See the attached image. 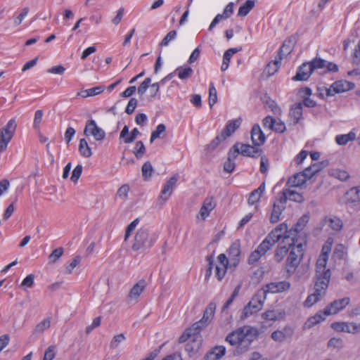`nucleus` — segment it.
<instances>
[{
	"mask_svg": "<svg viewBox=\"0 0 360 360\" xmlns=\"http://www.w3.org/2000/svg\"><path fill=\"white\" fill-rule=\"evenodd\" d=\"M329 252V247H323L322 252L316 263V274L314 278V291L309 295L304 301L305 307H311L326 295L331 277L330 270L326 269Z\"/></svg>",
	"mask_w": 360,
	"mask_h": 360,
	"instance_id": "1",
	"label": "nucleus"
},
{
	"mask_svg": "<svg viewBox=\"0 0 360 360\" xmlns=\"http://www.w3.org/2000/svg\"><path fill=\"white\" fill-rule=\"evenodd\" d=\"M257 336L258 331L256 328L244 326L229 333L225 340L231 346L236 347L233 350V355L238 356L250 349L252 342Z\"/></svg>",
	"mask_w": 360,
	"mask_h": 360,
	"instance_id": "2",
	"label": "nucleus"
},
{
	"mask_svg": "<svg viewBox=\"0 0 360 360\" xmlns=\"http://www.w3.org/2000/svg\"><path fill=\"white\" fill-rule=\"evenodd\" d=\"M285 240H283V242ZM288 240L286 243L291 248V250L285 262V269L289 275H292L295 273L303 258L304 246L306 245V241L302 239L301 242H299L298 239L295 237Z\"/></svg>",
	"mask_w": 360,
	"mask_h": 360,
	"instance_id": "3",
	"label": "nucleus"
},
{
	"mask_svg": "<svg viewBox=\"0 0 360 360\" xmlns=\"http://www.w3.org/2000/svg\"><path fill=\"white\" fill-rule=\"evenodd\" d=\"M157 240V236L151 233L149 229L141 227L139 229L134 236L131 249L134 251L144 252L150 249Z\"/></svg>",
	"mask_w": 360,
	"mask_h": 360,
	"instance_id": "4",
	"label": "nucleus"
},
{
	"mask_svg": "<svg viewBox=\"0 0 360 360\" xmlns=\"http://www.w3.org/2000/svg\"><path fill=\"white\" fill-rule=\"evenodd\" d=\"M17 129V123L15 118L8 120L5 126L0 129V153L6 150L7 147Z\"/></svg>",
	"mask_w": 360,
	"mask_h": 360,
	"instance_id": "5",
	"label": "nucleus"
},
{
	"mask_svg": "<svg viewBox=\"0 0 360 360\" xmlns=\"http://www.w3.org/2000/svg\"><path fill=\"white\" fill-rule=\"evenodd\" d=\"M264 292L259 290L252 297L251 300L243 309L241 316L242 319H245L262 309L266 300Z\"/></svg>",
	"mask_w": 360,
	"mask_h": 360,
	"instance_id": "6",
	"label": "nucleus"
},
{
	"mask_svg": "<svg viewBox=\"0 0 360 360\" xmlns=\"http://www.w3.org/2000/svg\"><path fill=\"white\" fill-rule=\"evenodd\" d=\"M354 87V83L346 80H340L334 82L330 88L326 89V94L327 96H332L335 94H340L351 90Z\"/></svg>",
	"mask_w": 360,
	"mask_h": 360,
	"instance_id": "7",
	"label": "nucleus"
},
{
	"mask_svg": "<svg viewBox=\"0 0 360 360\" xmlns=\"http://www.w3.org/2000/svg\"><path fill=\"white\" fill-rule=\"evenodd\" d=\"M84 134L86 136L91 135L98 141L103 140L105 136L104 130L98 127L96 122L93 120L86 122Z\"/></svg>",
	"mask_w": 360,
	"mask_h": 360,
	"instance_id": "8",
	"label": "nucleus"
},
{
	"mask_svg": "<svg viewBox=\"0 0 360 360\" xmlns=\"http://www.w3.org/2000/svg\"><path fill=\"white\" fill-rule=\"evenodd\" d=\"M290 283L288 281H283L279 282H274L266 284L259 290L264 292L266 297L267 293H280L288 290L290 288Z\"/></svg>",
	"mask_w": 360,
	"mask_h": 360,
	"instance_id": "9",
	"label": "nucleus"
},
{
	"mask_svg": "<svg viewBox=\"0 0 360 360\" xmlns=\"http://www.w3.org/2000/svg\"><path fill=\"white\" fill-rule=\"evenodd\" d=\"M350 300L349 297H344L340 300H335L328 304L324 309L323 314L325 316L331 314H336L340 311L343 309L349 304Z\"/></svg>",
	"mask_w": 360,
	"mask_h": 360,
	"instance_id": "10",
	"label": "nucleus"
},
{
	"mask_svg": "<svg viewBox=\"0 0 360 360\" xmlns=\"http://www.w3.org/2000/svg\"><path fill=\"white\" fill-rule=\"evenodd\" d=\"M331 327L338 332H345L349 333H357L360 332V325L354 323L335 322Z\"/></svg>",
	"mask_w": 360,
	"mask_h": 360,
	"instance_id": "11",
	"label": "nucleus"
},
{
	"mask_svg": "<svg viewBox=\"0 0 360 360\" xmlns=\"http://www.w3.org/2000/svg\"><path fill=\"white\" fill-rule=\"evenodd\" d=\"M217 260L219 264L215 267L216 276L219 281H221L226 273L227 266L230 260H229L226 255L223 253L218 256Z\"/></svg>",
	"mask_w": 360,
	"mask_h": 360,
	"instance_id": "12",
	"label": "nucleus"
},
{
	"mask_svg": "<svg viewBox=\"0 0 360 360\" xmlns=\"http://www.w3.org/2000/svg\"><path fill=\"white\" fill-rule=\"evenodd\" d=\"M294 330L290 326H286L281 330H275L271 333V338L276 341L282 342L287 339L291 338Z\"/></svg>",
	"mask_w": 360,
	"mask_h": 360,
	"instance_id": "13",
	"label": "nucleus"
},
{
	"mask_svg": "<svg viewBox=\"0 0 360 360\" xmlns=\"http://www.w3.org/2000/svg\"><path fill=\"white\" fill-rule=\"evenodd\" d=\"M280 198L282 203H286L288 200L297 202H302L304 200L303 196L290 187L283 190Z\"/></svg>",
	"mask_w": 360,
	"mask_h": 360,
	"instance_id": "14",
	"label": "nucleus"
},
{
	"mask_svg": "<svg viewBox=\"0 0 360 360\" xmlns=\"http://www.w3.org/2000/svg\"><path fill=\"white\" fill-rule=\"evenodd\" d=\"M251 139L255 146H261L266 140V136L259 124H255L251 129Z\"/></svg>",
	"mask_w": 360,
	"mask_h": 360,
	"instance_id": "15",
	"label": "nucleus"
},
{
	"mask_svg": "<svg viewBox=\"0 0 360 360\" xmlns=\"http://www.w3.org/2000/svg\"><path fill=\"white\" fill-rule=\"evenodd\" d=\"M308 222V217H302L293 229H291L287 235L284 236V240H291L292 237L297 238L296 235L300 233Z\"/></svg>",
	"mask_w": 360,
	"mask_h": 360,
	"instance_id": "16",
	"label": "nucleus"
},
{
	"mask_svg": "<svg viewBox=\"0 0 360 360\" xmlns=\"http://www.w3.org/2000/svg\"><path fill=\"white\" fill-rule=\"evenodd\" d=\"M240 245L238 241L234 242L228 250L229 260L233 266H236L239 263V256L240 255Z\"/></svg>",
	"mask_w": 360,
	"mask_h": 360,
	"instance_id": "17",
	"label": "nucleus"
},
{
	"mask_svg": "<svg viewBox=\"0 0 360 360\" xmlns=\"http://www.w3.org/2000/svg\"><path fill=\"white\" fill-rule=\"evenodd\" d=\"M147 284L144 279L139 281L130 290L128 297L131 300H136L143 292Z\"/></svg>",
	"mask_w": 360,
	"mask_h": 360,
	"instance_id": "18",
	"label": "nucleus"
},
{
	"mask_svg": "<svg viewBox=\"0 0 360 360\" xmlns=\"http://www.w3.org/2000/svg\"><path fill=\"white\" fill-rule=\"evenodd\" d=\"M285 203L281 202V198L276 201L273 206V210L270 217V221L273 224L276 223L280 219V216L285 207Z\"/></svg>",
	"mask_w": 360,
	"mask_h": 360,
	"instance_id": "19",
	"label": "nucleus"
},
{
	"mask_svg": "<svg viewBox=\"0 0 360 360\" xmlns=\"http://www.w3.org/2000/svg\"><path fill=\"white\" fill-rule=\"evenodd\" d=\"M308 63H304L298 69L296 75L293 77L295 81H306L309 79L312 70H310Z\"/></svg>",
	"mask_w": 360,
	"mask_h": 360,
	"instance_id": "20",
	"label": "nucleus"
},
{
	"mask_svg": "<svg viewBox=\"0 0 360 360\" xmlns=\"http://www.w3.org/2000/svg\"><path fill=\"white\" fill-rule=\"evenodd\" d=\"M240 154L243 156L255 158L259 155L262 150L259 149V146H250L248 144L240 143Z\"/></svg>",
	"mask_w": 360,
	"mask_h": 360,
	"instance_id": "21",
	"label": "nucleus"
},
{
	"mask_svg": "<svg viewBox=\"0 0 360 360\" xmlns=\"http://www.w3.org/2000/svg\"><path fill=\"white\" fill-rule=\"evenodd\" d=\"M268 250H269L265 246V243H261L249 256L248 263L250 264L256 263Z\"/></svg>",
	"mask_w": 360,
	"mask_h": 360,
	"instance_id": "22",
	"label": "nucleus"
},
{
	"mask_svg": "<svg viewBox=\"0 0 360 360\" xmlns=\"http://www.w3.org/2000/svg\"><path fill=\"white\" fill-rule=\"evenodd\" d=\"M302 105L303 104L302 103H297L293 105L290 108L289 116L294 125L297 124L302 118L303 109Z\"/></svg>",
	"mask_w": 360,
	"mask_h": 360,
	"instance_id": "23",
	"label": "nucleus"
},
{
	"mask_svg": "<svg viewBox=\"0 0 360 360\" xmlns=\"http://www.w3.org/2000/svg\"><path fill=\"white\" fill-rule=\"evenodd\" d=\"M294 46V39L288 38L284 41L282 46L280 48L278 58L282 60L284 57L291 53Z\"/></svg>",
	"mask_w": 360,
	"mask_h": 360,
	"instance_id": "24",
	"label": "nucleus"
},
{
	"mask_svg": "<svg viewBox=\"0 0 360 360\" xmlns=\"http://www.w3.org/2000/svg\"><path fill=\"white\" fill-rule=\"evenodd\" d=\"M226 348L224 346H216L204 357V360H219L225 354Z\"/></svg>",
	"mask_w": 360,
	"mask_h": 360,
	"instance_id": "25",
	"label": "nucleus"
},
{
	"mask_svg": "<svg viewBox=\"0 0 360 360\" xmlns=\"http://www.w3.org/2000/svg\"><path fill=\"white\" fill-rule=\"evenodd\" d=\"M307 181V177L301 172L296 173L290 177L287 182V185L290 188L300 187Z\"/></svg>",
	"mask_w": 360,
	"mask_h": 360,
	"instance_id": "26",
	"label": "nucleus"
},
{
	"mask_svg": "<svg viewBox=\"0 0 360 360\" xmlns=\"http://www.w3.org/2000/svg\"><path fill=\"white\" fill-rule=\"evenodd\" d=\"M215 204L213 202V198H207L201 207L200 210V215L202 219H205L209 214L210 212L214 208Z\"/></svg>",
	"mask_w": 360,
	"mask_h": 360,
	"instance_id": "27",
	"label": "nucleus"
},
{
	"mask_svg": "<svg viewBox=\"0 0 360 360\" xmlns=\"http://www.w3.org/2000/svg\"><path fill=\"white\" fill-rule=\"evenodd\" d=\"M281 237V233H278V231L274 229L267 235L262 243H265V246L270 250Z\"/></svg>",
	"mask_w": 360,
	"mask_h": 360,
	"instance_id": "28",
	"label": "nucleus"
},
{
	"mask_svg": "<svg viewBox=\"0 0 360 360\" xmlns=\"http://www.w3.org/2000/svg\"><path fill=\"white\" fill-rule=\"evenodd\" d=\"M215 309L216 304L213 302L210 303L208 306L206 307L205 310L204 311L203 316L200 321H202V323H205L207 326H208V324H210L212 320V318L215 312Z\"/></svg>",
	"mask_w": 360,
	"mask_h": 360,
	"instance_id": "29",
	"label": "nucleus"
},
{
	"mask_svg": "<svg viewBox=\"0 0 360 360\" xmlns=\"http://www.w3.org/2000/svg\"><path fill=\"white\" fill-rule=\"evenodd\" d=\"M240 124V119L236 120L228 124L225 129L221 131L222 139H226L227 137L230 136L239 127Z\"/></svg>",
	"mask_w": 360,
	"mask_h": 360,
	"instance_id": "30",
	"label": "nucleus"
},
{
	"mask_svg": "<svg viewBox=\"0 0 360 360\" xmlns=\"http://www.w3.org/2000/svg\"><path fill=\"white\" fill-rule=\"evenodd\" d=\"M174 72L178 75V77L181 80H186L189 79L193 73V70L191 67H179Z\"/></svg>",
	"mask_w": 360,
	"mask_h": 360,
	"instance_id": "31",
	"label": "nucleus"
},
{
	"mask_svg": "<svg viewBox=\"0 0 360 360\" xmlns=\"http://www.w3.org/2000/svg\"><path fill=\"white\" fill-rule=\"evenodd\" d=\"M356 139L354 132L350 131L347 134L338 135L335 137L336 143L340 146L346 145L348 142L354 141Z\"/></svg>",
	"mask_w": 360,
	"mask_h": 360,
	"instance_id": "32",
	"label": "nucleus"
},
{
	"mask_svg": "<svg viewBox=\"0 0 360 360\" xmlns=\"http://www.w3.org/2000/svg\"><path fill=\"white\" fill-rule=\"evenodd\" d=\"M104 89L105 87L103 86H98L89 89L83 90L80 93H78V95L83 98L94 96L100 94L104 91Z\"/></svg>",
	"mask_w": 360,
	"mask_h": 360,
	"instance_id": "33",
	"label": "nucleus"
},
{
	"mask_svg": "<svg viewBox=\"0 0 360 360\" xmlns=\"http://www.w3.org/2000/svg\"><path fill=\"white\" fill-rule=\"evenodd\" d=\"M79 151L84 158H89L92 155L91 149L85 139H81L79 144Z\"/></svg>",
	"mask_w": 360,
	"mask_h": 360,
	"instance_id": "34",
	"label": "nucleus"
},
{
	"mask_svg": "<svg viewBox=\"0 0 360 360\" xmlns=\"http://www.w3.org/2000/svg\"><path fill=\"white\" fill-rule=\"evenodd\" d=\"M238 51V50L237 49H229L225 51L223 56V62L221 66V71H225L226 70H227L231 58L234 53H237Z\"/></svg>",
	"mask_w": 360,
	"mask_h": 360,
	"instance_id": "35",
	"label": "nucleus"
},
{
	"mask_svg": "<svg viewBox=\"0 0 360 360\" xmlns=\"http://www.w3.org/2000/svg\"><path fill=\"white\" fill-rule=\"evenodd\" d=\"M324 221L334 231H338L342 228V221L336 217H326Z\"/></svg>",
	"mask_w": 360,
	"mask_h": 360,
	"instance_id": "36",
	"label": "nucleus"
},
{
	"mask_svg": "<svg viewBox=\"0 0 360 360\" xmlns=\"http://www.w3.org/2000/svg\"><path fill=\"white\" fill-rule=\"evenodd\" d=\"M255 6V1L253 0H248L240 6L238 12V15L244 17L246 16L249 12Z\"/></svg>",
	"mask_w": 360,
	"mask_h": 360,
	"instance_id": "37",
	"label": "nucleus"
},
{
	"mask_svg": "<svg viewBox=\"0 0 360 360\" xmlns=\"http://www.w3.org/2000/svg\"><path fill=\"white\" fill-rule=\"evenodd\" d=\"M290 248L286 245L278 246L275 250L274 259L276 262H281L283 258L286 256L289 249Z\"/></svg>",
	"mask_w": 360,
	"mask_h": 360,
	"instance_id": "38",
	"label": "nucleus"
},
{
	"mask_svg": "<svg viewBox=\"0 0 360 360\" xmlns=\"http://www.w3.org/2000/svg\"><path fill=\"white\" fill-rule=\"evenodd\" d=\"M207 326L205 323H202V321L200 320L194 323L192 325L191 328L187 329V336H191L198 334L200 333L201 330H202Z\"/></svg>",
	"mask_w": 360,
	"mask_h": 360,
	"instance_id": "39",
	"label": "nucleus"
},
{
	"mask_svg": "<svg viewBox=\"0 0 360 360\" xmlns=\"http://www.w3.org/2000/svg\"><path fill=\"white\" fill-rule=\"evenodd\" d=\"M173 190L165 185L160 193V195L158 200V204L160 206H162L165 202L167 200L169 196L172 195Z\"/></svg>",
	"mask_w": 360,
	"mask_h": 360,
	"instance_id": "40",
	"label": "nucleus"
},
{
	"mask_svg": "<svg viewBox=\"0 0 360 360\" xmlns=\"http://www.w3.org/2000/svg\"><path fill=\"white\" fill-rule=\"evenodd\" d=\"M166 131V127L164 124H160L157 126L155 131L151 133L150 142L152 143L156 139L161 138L162 135Z\"/></svg>",
	"mask_w": 360,
	"mask_h": 360,
	"instance_id": "41",
	"label": "nucleus"
},
{
	"mask_svg": "<svg viewBox=\"0 0 360 360\" xmlns=\"http://www.w3.org/2000/svg\"><path fill=\"white\" fill-rule=\"evenodd\" d=\"M310 70L314 72V70L316 69H321L326 65V60L320 58H315L311 61L308 63Z\"/></svg>",
	"mask_w": 360,
	"mask_h": 360,
	"instance_id": "42",
	"label": "nucleus"
},
{
	"mask_svg": "<svg viewBox=\"0 0 360 360\" xmlns=\"http://www.w3.org/2000/svg\"><path fill=\"white\" fill-rule=\"evenodd\" d=\"M281 60L276 58L273 63H270L266 68V71L269 76L274 75L278 70Z\"/></svg>",
	"mask_w": 360,
	"mask_h": 360,
	"instance_id": "43",
	"label": "nucleus"
},
{
	"mask_svg": "<svg viewBox=\"0 0 360 360\" xmlns=\"http://www.w3.org/2000/svg\"><path fill=\"white\" fill-rule=\"evenodd\" d=\"M146 153V147L141 141L136 143L134 154L137 159L141 158Z\"/></svg>",
	"mask_w": 360,
	"mask_h": 360,
	"instance_id": "44",
	"label": "nucleus"
},
{
	"mask_svg": "<svg viewBox=\"0 0 360 360\" xmlns=\"http://www.w3.org/2000/svg\"><path fill=\"white\" fill-rule=\"evenodd\" d=\"M266 106L269 108L275 115H281L282 110L276 103L269 98L265 101Z\"/></svg>",
	"mask_w": 360,
	"mask_h": 360,
	"instance_id": "45",
	"label": "nucleus"
},
{
	"mask_svg": "<svg viewBox=\"0 0 360 360\" xmlns=\"http://www.w3.org/2000/svg\"><path fill=\"white\" fill-rule=\"evenodd\" d=\"M51 326L50 319H46L39 323L34 330V333H42L44 330L48 329Z\"/></svg>",
	"mask_w": 360,
	"mask_h": 360,
	"instance_id": "46",
	"label": "nucleus"
},
{
	"mask_svg": "<svg viewBox=\"0 0 360 360\" xmlns=\"http://www.w3.org/2000/svg\"><path fill=\"white\" fill-rule=\"evenodd\" d=\"M217 101V90L212 83L210 85L209 89V105L212 108Z\"/></svg>",
	"mask_w": 360,
	"mask_h": 360,
	"instance_id": "47",
	"label": "nucleus"
},
{
	"mask_svg": "<svg viewBox=\"0 0 360 360\" xmlns=\"http://www.w3.org/2000/svg\"><path fill=\"white\" fill-rule=\"evenodd\" d=\"M142 175L145 179L150 178L152 176L153 168L150 162H146L141 168Z\"/></svg>",
	"mask_w": 360,
	"mask_h": 360,
	"instance_id": "48",
	"label": "nucleus"
},
{
	"mask_svg": "<svg viewBox=\"0 0 360 360\" xmlns=\"http://www.w3.org/2000/svg\"><path fill=\"white\" fill-rule=\"evenodd\" d=\"M63 254V248H58L53 250L51 255L49 256V262L55 263Z\"/></svg>",
	"mask_w": 360,
	"mask_h": 360,
	"instance_id": "49",
	"label": "nucleus"
},
{
	"mask_svg": "<svg viewBox=\"0 0 360 360\" xmlns=\"http://www.w3.org/2000/svg\"><path fill=\"white\" fill-rule=\"evenodd\" d=\"M240 143H235L233 147L230 149L229 154H228V158H230V160L234 162L235 159L238 156V155L240 153Z\"/></svg>",
	"mask_w": 360,
	"mask_h": 360,
	"instance_id": "50",
	"label": "nucleus"
},
{
	"mask_svg": "<svg viewBox=\"0 0 360 360\" xmlns=\"http://www.w3.org/2000/svg\"><path fill=\"white\" fill-rule=\"evenodd\" d=\"M139 222V219L137 218L131 221L127 227L124 233V241H127L131 235V233L135 229Z\"/></svg>",
	"mask_w": 360,
	"mask_h": 360,
	"instance_id": "51",
	"label": "nucleus"
},
{
	"mask_svg": "<svg viewBox=\"0 0 360 360\" xmlns=\"http://www.w3.org/2000/svg\"><path fill=\"white\" fill-rule=\"evenodd\" d=\"M124 340H125V336L122 333L115 335L110 342V347L111 349L117 348L118 347L119 344Z\"/></svg>",
	"mask_w": 360,
	"mask_h": 360,
	"instance_id": "52",
	"label": "nucleus"
},
{
	"mask_svg": "<svg viewBox=\"0 0 360 360\" xmlns=\"http://www.w3.org/2000/svg\"><path fill=\"white\" fill-rule=\"evenodd\" d=\"M151 83V79L148 77L144 79V81L140 84V86L138 87L137 91L138 94L140 96H142L145 94L147 89L150 86Z\"/></svg>",
	"mask_w": 360,
	"mask_h": 360,
	"instance_id": "53",
	"label": "nucleus"
},
{
	"mask_svg": "<svg viewBox=\"0 0 360 360\" xmlns=\"http://www.w3.org/2000/svg\"><path fill=\"white\" fill-rule=\"evenodd\" d=\"M129 190V186L128 184H124L117 190V195L124 200L127 198Z\"/></svg>",
	"mask_w": 360,
	"mask_h": 360,
	"instance_id": "54",
	"label": "nucleus"
},
{
	"mask_svg": "<svg viewBox=\"0 0 360 360\" xmlns=\"http://www.w3.org/2000/svg\"><path fill=\"white\" fill-rule=\"evenodd\" d=\"M286 130L285 124L281 120H275L272 131L276 133H283Z\"/></svg>",
	"mask_w": 360,
	"mask_h": 360,
	"instance_id": "55",
	"label": "nucleus"
},
{
	"mask_svg": "<svg viewBox=\"0 0 360 360\" xmlns=\"http://www.w3.org/2000/svg\"><path fill=\"white\" fill-rule=\"evenodd\" d=\"M279 313L274 310H269L262 314V317L269 321H276L278 319Z\"/></svg>",
	"mask_w": 360,
	"mask_h": 360,
	"instance_id": "56",
	"label": "nucleus"
},
{
	"mask_svg": "<svg viewBox=\"0 0 360 360\" xmlns=\"http://www.w3.org/2000/svg\"><path fill=\"white\" fill-rule=\"evenodd\" d=\"M176 36V32L175 30H172L167 34V35L163 38L160 45L161 46H167L169 41L174 39Z\"/></svg>",
	"mask_w": 360,
	"mask_h": 360,
	"instance_id": "57",
	"label": "nucleus"
},
{
	"mask_svg": "<svg viewBox=\"0 0 360 360\" xmlns=\"http://www.w3.org/2000/svg\"><path fill=\"white\" fill-rule=\"evenodd\" d=\"M137 99L135 98H131L127 105L125 110L126 113H127L128 115L132 114L134 112L136 107L137 106Z\"/></svg>",
	"mask_w": 360,
	"mask_h": 360,
	"instance_id": "58",
	"label": "nucleus"
},
{
	"mask_svg": "<svg viewBox=\"0 0 360 360\" xmlns=\"http://www.w3.org/2000/svg\"><path fill=\"white\" fill-rule=\"evenodd\" d=\"M225 139H222V137H221V134L220 135H218L215 137L214 139H213L212 141V142L207 146V150L208 151H212L213 150H214L217 146L221 143L223 141H224Z\"/></svg>",
	"mask_w": 360,
	"mask_h": 360,
	"instance_id": "59",
	"label": "nucleus"
},
{
	"mask_svg": "<svg viewBox=\"0 0 360 360\" xmlns=\"http://www.w3.org/2000/svg\"><path fill=\"white\" fill-rule=\"evenodd\" d=\"M81 262V257L79 256L75 257L71 263L66 267L65 273L68 274H70L72 272V270L75 267H76L79 262Z\"/></svg>",
	"mask_w": 360,
	"mask_h": 360,
	"instance_id": "60",
	"label": "nucleus"
},
{
	"mask_svg": "<svg viewBox=\"0 0 360 360\" xmlns=\"http://www.w3.org/2000/svg\"><path fill=\"white\" fill-rule=\"evenodd\" d=\"M335 257L342 259L345 254V247L342 244H338L335 246L333 252Z\"/></svg>",
	"mask_w": 360,
	"mask_h": 360,
	"instance_id": "61",
	"label": "nucleus"
},
{
	"mask_svg": "<svg viewBox=\"0 0 360 360\" xmlns=\"http://www.w3.org/2000/svg\"><path fill=\"white\" fill-rule=\"evenodd\" d=\"M257 191H258L254 190L250 194V196L248 198V203L250 205H255V203H257L259 201L262 195L260 193H259Z\"/></svg>",
	"mask_w": 360,
	"mask_h": 360,
	"instance_id": "62",
	"label": "nucleus"
},
{
	"mask_svg": "<svg viewBox=\"0 0 360 360\" xmlns=\"http://www.w3.org/2000/svg\"><path fill=\"white\" fill-rule=\"evenodd\" d=\"M82 172V166L81 165H77L72 171L70 179L73 182H77L81 176Z\"/></svg>",
	"mask_w": 360,
	"mask_h": 360,
	"instance_id": "63",
	"label": "nucleus"
},
{
	"mask_svg": "<svg viewBox=\"0 0 360 360\" xmlns=\"http://www.w3.org/2000/svg\"><path fill=\"white\" fill-rule=\"evenodd\" d=\"M55 347L50 346L45 351L44 356L43 360H53L55 357Z\"/></svg>",
	"mask_w": 360,
	"mask_h": 360,
	"instance_id": "64",
	"label": "nucleus"
}]
</instances>
